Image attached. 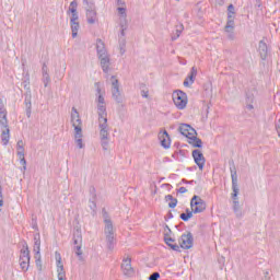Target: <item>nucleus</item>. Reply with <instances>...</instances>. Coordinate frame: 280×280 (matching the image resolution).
Masks as SVG:
<instances>
[{"label":"nucleus","instance_id":"f257e3e1","mask_svg":"<svg viewBox=\"0 0 280 280\" xmlns=\"http://www.w3.org/2000/svg\"><path fill=\"white\" fill-rule=\"evenodd\" d=\"M231 178H232V199H233V211L236 218H243L244 213L242 212V207L240 206V200L237 196L240 194V186L237 185V170L235 166L230 167Z\"/></svg>","mask_w":280,"mask_h":280},{"label":"nucleus","instance_id":"f03ea898","mask_svg":"<svg viewBox=\"0 0 280 280\" xmlns=\"http://www.w3.org/2000/svg\"><path fill=\"white\" fill-rule=\"evenodd\" d=\"M0 129H1V141L3 145L10 143V125L8 122V110L5 109V104H3V98H0Z\"/></svg>","mask_w":280,"mask_h":280},{"label":"nucleus","instance_id":"7ed1b4c3","mask_svg":"<svg viewBox=\"0 0 280 280\" xmlns=\"http://www.w3.org/2000/svg\"><path fill=\"white\" fill-rule=\"evenodd\" d=\"M105 238H106V246L108 250H115V230L113 228V221L110 219H105Z\"/></svg>","mask_w":280,"mask_h":280},{"label":"nucleus","instance_id":"20e7f679","mask_svg":"<svg viewBox=\"0 0 280 280\" xmlns=\"http://www.w3.org/2000/svg\"><path fill=\"white\" fill-rule=\"evenodd\" d=\"M98 97L96 100L97 102V115H98V122L100 121H108V114L106 113V101L104 100V96L102 95V90L97 88Z\"/></svg>","mask_w":280,"mask_h":280},{"label":"nucleus","instance_id":"39448f33","mask_svg":"<svg viewBox=\"0 0 280 280\" xmlns=\"http://www.w3.org/2000/svg\"><path fill=\"white\" fill-rule=\"evenodd\" d=\"M100 127V138H101V145L103 150H108V121L103 120L98 122Z\"/></svg>","mask_w":280,"mask_h":280},{"label":"nucleus","instance_id":"423d86ee","mask_svg":"<svg viewBox=\"0 0 280 280\" xmlns=\"http://www.w3.org/2000/svg\"><path fill=\"white\" fill-rule=\"evenodd\" d=\"M20 267L23 272L30 270V247L27 246V243L23 244V248L20 253Z\"/></svg>","mask_w":280,"mask_h":280},{"label":"nucleus","instance_id":"0eeeda50","mask_svg":"<svg viewBox=\"0 0 280 280\" xmlns=\"http://www.w3.org/2000/svg\"><path fill=\"white\" fill-rule=\"evenodd\" d=\"M173 102L178 110L185 109L187 107V94L180 90L175 91Z\"/></svg>","mask_w":280,"mask_h":280},{"label":"nucleus","instance_id":"6e6552de","mask_svg":"<svg viewBox=\"0 0 280 280\" xmlns=\"http://www.w3.org/2000/svg\"><path fill=\"white\" fill-rule=\"evenodd\" d=\"M190 209L194 213H202L207 209V202L200 196L195 195L190 200Z\"/></svg>","mask_w":280,"mask_h":280},{"label":"nucleus","instance_id":"1a4fd4ad","mask_svg":"<svg viewBox=\"0 0 280 280\" xmlns=\"http://www.w3.org/2000/svg\"><path fill=\"white\" fill-rule=\"evenodd\" d=\"M179 248H184V250H189V248H194V234L191 232H186L182 234L178 238Z\"/></svg>","mask_w":280,"mask_h":280},{"label":"nucleus","instance_id":"9d476101","mask_svg":"<svg viewBox=\"0 0 280 280\" xmlns=\"http://www.w3.org/2000/svg\"><path fill=\"white\" fill-rule=\"evenodd\" d=\"M85 15L86 21L90 25H95L97 23V9L95 7V3L86 4L85 7Z\"/></svg>","mask_w":280,"mask_h":280},{"label":"nucleus","instance_id":"9b49d317","mask_svg":"<svg viewBox=\"0 0 280 280\" xmlns=\"http://www.w3.org/2000/svg\"><path fill=\"white\" fill-rule=\"evenodd\" d=\"M110 82H112V95L115 102H117V104H121V102H124V96H121V93L119 92V80H117V78L115 77H112Z\"/></svg>","mask_w":280,"mask_h":280},{"label":"nucleus","instance_id":"f8f14e48","mask_svg":"<svg viewBox=\"0 0 280 280\" xmlns=\"http://www.w3.org/2000/svg\"><path fill=\"white\" fill-rule=\"evenodd\" d=\"M121 272L125 277H135V268H132V259L125 257L121 262Z\"/></svg>","mask_w":280,"mask_h":280},{"label":"nucleus","instance_id":"ddd939ff","mask_svg":"<svg viewBox=\"0 0 280 280\" xmlns=\"http://www.w3.org/2000/svg\"><path fill=\"white\" fill-rule=\"evenodd\" d=\"M233 14H235V7L230 4L228 7V22L225 25V32H228V34H231L233 30H235V21L233 20Z\"/></svg>","mask_w":280,"mask_h":280},{"label":"nucleus","instance_id":"4468645a","mask_svg":"<svg viewBox=\"0 0 280 280\" xmlns=\"http://www.w3.org/2000/svg\"><path fill=\"white\" fill-rule=\"evenodd\" d=\"M71 124L74 128V132H82V119H80V114L75 107H72Z\"/></svg>","mask_w":280,"mask_h":280},{"label":"nucleus","instance_id":"2eb2a0df","mask_svg":"<svg viewBox=\"0 0 280 280\" xmlns=\"http://www.w3.org/2000/svg\"><path fill=\"white\" fill-rule=\"evenodd\" d=\"M192 159L196 163V165H198L199 170L202 172V170H205V155L202 154L201 150H194L192 151Z\"/></svg>","mask_w":280,"mask_h":280},{"label":"nucleus","instance_id":"dca6fc26","mask_svg":"<svg viewBox=\"0 0 280 280\" xmlns=\"http://www.w3.org/2000/svg\"><path fill=\"white\" fill-rule=\"evenodd\" d=\"M180 135H183V137H187V139H191V137H194V135H198L196 132V129H194V127H191L188 124H182L178 128Z\"/></svg>","mask_w":280,"mask_h":280},{"label":"nucleus","instance_id":"f3484780","mask_svg":"<svg viewBox=\"0 0 280 280\" xmlns=\"http://www.w3.org/2000/svg\"><path fill=\"white\" fill-rule=\"evenodd\" d=\"M158 138L162 148H165V150L172 145V140L170 139V133H167V130L160 131Z\"/></svg>","mask_w":280,"mask_h":280},{"label":"nucleus","instance_id":"a211bd4d","mask_svg":"<svg viewBox=\"0 0 280 280\" xmlns=\"http://www.w3.org/2000/svg\"><path fill=\"white\" fill-rule=\"evenodd\" d=\"M196 75H198V69L196 67H192L190 73L184 81V86H191V84H194V82L196 81Z\"/></svg>","mask_w":280,"mask_h":280},{"label":"nucleus","instance_id":"6ab92c4d","mask_svg":"<svg viewBox=\"0 0 280 280\" xmlns=\"http://www.w3.org/2000/svg\"><path fill=\"white\" fill-rule=\"evenodd\" d=\"M96 51L98 58L108 55V51L106 50V44H104V42L101 38L96 39Z\"/></svg>","mask_w":280,"mask_h":280},{"label":"nucleus","instance_id":"aec40b11","mask_svg":"<svg viewBox=\"0 0 280 280\" xmlns=\"http://www.w3.org/2000/svg\"><path fill=\"white\" fill-rule=\"evenodd\" d=\"M164 242L166 245L170 246V248H172V250H176L177 253H180V246L178 244H172L174 242H176L174 238H172V236H170V233H164Z\"/></svg>","mask_w":280,"mask_h":280},{"label":"nucleus","instance_id":"412c9836","mask_svg":"<svg viewBox=\"0 0 280 280\" xmlns=\"http://www.w3.org/2000/svg\"><path fill=\"white\" fill-rule=\"evenodd\" d=\"M101 60V67L104 71V73H108V70L110 69V57L108 55H104L103 57H98Z\"/></svg>","mask_w":280,"mask_h":280},{"label":"nucleus","instance_id":"4be33fe9","mask_svg":"<svg viewBox=\"0 0 280 280\" xmlns=\"http://www.w3.org/2000/svg\"><path fill=\"white\" fill-rule=\"evenodd\" d=\"M258 51L261 60H266L268 58V45L264 40L259 42Z\"/></svg>","mask_w":280,"mask_h":280},{"label":"nucleus","instance_id":"5701e85b","mask_svg":"<svg viewBox=\"0 0 280 280\" xmlns=\"http://www.w3.org/2000/svg\"><path fill=\"white\" fill-rule=\"evenodd\" d=\"M55 259L57 261V272H65V265H62V256H60V253H55Z\"/></svg>","mask_w":280,"mask_h":280},{"label":"nucleus","instance_id":"b1692460","mask_svg":"<svg viewBox=\"0 0 280 280\" xmlns=\"http://www.w3.org/2000/svg\"><path fill=\"white\" fill-rule=\"evenodd\" d=\"M188 143L192 145V148H202V140L198 138L196 135L189 138Z\"/></svg>","mask_w":280,"mask_h":280},{"label":"nucleus","instance_id":"393cba45","mask_svg":"<svg viewBox=\"0 0 280 280\" xmlns=\"http://www.w3.org/2000/svg\"><path fill=\"white\" fill-rule=\"evenodd\" d=\"M25 106H26V117L30 119L32 117V95L25 97Z\"/></svg>","mask_w":280,"mask_h":280},{"label":"nucleus","instance_id":"a878e982","mask_svg":"<svg viewBox=\"0 0 280 280\" xmlns=\"http://www.w3.org/2000/svg\"><path fill=\"white\" fill-rule=\"evenodd\" d=\"M165 200L168 202L170 209H175V207L178 205V199L174 198L172 195H166Z\"/></svg>","mask_w":280,"mask_h":280},{"label":"nucleus","instance_id":"bb28decb","mask_svg":"<svg viewBox=\"0 0 280 280\" xmlns=\"http://www.w3.org/2000/svg\"><path fill=\"white\" fill-rule=\"evenodd\" d=\"M73 244L74 246H82V232L77 230L73 234Z\"/></svg>","mask_w":280,"mask_h":280},{"label":"nucleus","instance_id":"cd10ccee","mask_svg":"<svg viewBox=\"0 0 280 280\" xmlns=\"http://www.w3.org/2000/svg\"><path fill=\"white\" fill-rule=\"evenodd\" d=\"M82 137H83L82 131L74 132V141L80 150L84 148V143H82Z\"/></svg>","mask_w":280,"mask_h":280},{"label":"nucleus","instance_id":"c85d7f7f","mask_svg":"<svg viewBox=\"0 0 280 280\" xmlns=\"http://www.w3.org/2000/svg\"><path fill=\"white\" fill-rule=\"evenodd\" d=\"M70 25H71L72 38H77L78 32L80 30V22H70Z\"/></svg>","mask_w":280,"mask_h":280},{"label":"nucleus","instance_id":"c756f323","mask_svg":"<svg viewBox=\"0 0 280 280\" xmlns=\"http://www.w3.org/2000/svg\"><path fill=\"white\" fill-rule=\"evenodd\" d=\"M120 28H121L120 35L125 36V32L128 28V22L126 21V18L125 19L120 18Z\"/></svg>","mask_w":280,"mask_h":280},{"label":"nucleus","instance_id":"7c9ffc66","mask_svg":"<svg viewBox=\"0 0 280 280\" xmlns=\"http://www.w3.org/2000/svg\"><path fill=\"white\" fill-rule=\"evenodd\" d=\"M22 85L25 89V91H28V93H32V91L30 90V73L25 74Z\"/></svg>","mask_w":280,"mask_h":280},{"label":"nucleus","instance_id":"2f4dec72","mask_svg":"<svg viewBox=\"0 0 280 280\" xmlns=\"http://www.w3.org/2000/svg\"><path fill=\"white\" fill-rule=\"evenodd\" d=\"M42 82L45 89H47L49 84H51V77H49V74H43Z\"/></svg>","mask_w":280,"mask_h":280},{"label":"nucleus","instance_id":"473e14b6","mask_svg":"<svg viewBox=\"0 0 280 280\" xmlns=\"http://www.w3.org/2000/svg\"><path fill=\"white\" fill-rule=\"evenodd\" d=\"M74 253L79 257V261H84V256H82V246L78 245L74 247Z\"/></svg>","mask_w":280,"mask_h":280},{"label":"nucleus","instance_id":"72a5a7b5","mask_svg":"<svg viewBox=\"0 0 280 280\" xmlns=\"http://www.w3.org/2000/svg\"><path fill=\"white\" fill-rule=\"evenodd\" d=\"M35 257H40V242H35L34 243V248Z\"/></svg>","mask_w":280,"mask_h":280},{"label":"nucleus","instance_id":"f704fd0d","mask_svg":"<svg viewBox=\"0 0 280 280\" xmlns=\"http://www.w3.org/2000/svg\"><path fill=\"white\" fill-rule=\"evenodd\" d=\"M183 30H184L183 24H180L179 26H177V28H176V34H175V36L172 37V40H176V38H178V37L180 36V34H183Z\"/></svg>","mask_w":280,"mask_h":280},{"label":"nucleus","instance_id":"c9c22d12","mask_svg":"<svg viewBox=\"0 0 280 280\" xmlns=\"http://www.w3.org/2000/svg\"><path fill=\"white\" fill-rule=\"evenodd\" d=\"M117 12H118V14H119V16H120V19H126V8H124V7H118L117 8Z\"/></svg>","mask_w":280,"mask_h":280},{"label":"nucleus","instance_id":"e433bc0d","mask_svg":"<svg viewBox=\"0 0 280 280\" xmlns=\"http://www.w3.org/2000/svg\"><path fill=\"white\" fill-rule=\"evenodd\" d=\"M180 220H183L184 222H189V220H191V213H182L179 215Z\"/></svg>","mask_w":280,"mask_h":280},{"label":"nucleus","instance_id":"4c0bfd02","mask_svg":"<svg viewBox=\"0 0 280 280\" xmlns=\"http://www.w3.org/2000/svg\"><path fill=\"white\" fill-rule=\"evenodd\" d=\"M35 264H36V268L39 271L43 270V261L40 260V256L39 257H35Z\"/></svg>","mask_w":280,"mask_h":280},{"label":"nucleus","instance_id":"58836bf2","mask_svg":"<svg viewBox=\"0 0 280 280\" xmlns=\"http://www.w3.org/2000/svg\"><path fill=\"white\" fill-rule=\"evenodd\" d=\"M247 104H246V108L247 110H253L255 108V106H253V97H247Z\"/></svg>","mask_w":280,"mask_h":280},{"label":"nucleus","instance_id":"ea45409f","mask_svg":"<svg viewBox=\"0 0 280 280\" xmlns=\"http://www.w3.org/2000/svg\"><path fill=\"white\" fill-rule=\"evenodd\" d=\"M80 20V16L77 13H71L70 23H75Z\"/></svg>","mask_w":280,"mask_h":280},{"label":"nucleus","instance_id":"a19ab883","mask_svg":"<svg viewBox=\"0 0 280 280\" xmlns=\"http://www.w3.org/2000/svg\"><path fill=\"white\" fill-rule=\"evenodd\" d=\"M20 163L23 165L22 171L25 172L27 170V160H25V158H21Z\"/></svg>","mask_w":280,"mask_h":280},{"label":"nucleus","instance_id":"79ce46f5","mask_svg":"<svg viewBox=\"0 0 280 280\" xmlns=\"http://www.w3.org/2000/svg\"><path fill=\"white\" fill-rule=\"evenodd\" d=\"M90 209L93 210L95 212V209H97V205L95 203V199L91 198L90 199Z\"/></svg>","mask_w":280,"mask_h":280},{"label":"nucleus","instance_id":"37998d69","mask_svg":"<svg viewBox=\"0 0 280 280\" xmlns=\"http://www.w3.org/2000/svg\"><path fill=\"white\" fill-rule=\"evenodd\" d=\"M161 278V273L159 272H153L150 277L149 280H159Z\"/></svg>","mask_w":280,"mask_h":280},{"label":"nucleus","instance_id":"c03bdc74","mask_svg":"<svg viewBox=\"0 0 280 280\" xmlns=\"http://www.w3.org/2000/svg\"><path fill=\"white\" fill-rule=\"evenodd\" d=\"M46 74H49V68H47V63H44L42 68V75Z\"/></svg>","mask_w":280,"mask_h":280},{"label":"nucleus","instance_id":"a18cd8bd","mask_svg":"<svg viewBox=\"0 0 280 280\" xmlns=\"http://www.w3.org/2000/svg\"><path fill=\"white\" fill-rule=\"evenodd\" d=\"M19 159H25V149L18 150Z\"/></svg>","mask_w":280,"mask_h":280},{"label":"nucleus","instance_id":"49530a36","mask_svg":"<svg viewBox=\"0 0 280 280\" xmlns=\"http://www.w3.org/2000/svg\"><path fill=\"white\" fill-rule=\"evenodd\" d=\"M90 194H91V198L93 199V200H95V198H97V195L95 194V187H90Z\"/></svg>","mask_w":280,"mask_h":280},{"label":"nucleus","instance_id":"de8ad7c7","mask_svg":"<svg viewBox=\"0 0 280 280\" xmlns=\"http://www.w3.org/2000/svg\"><path fill=\"white\" fill-rule=\"evenodd\" d=\"M58 280H67V273L66 272H59L58 273Z\"/></svg>","mask_w":280,"mask_h":280},{"label":"nucleus","instance_id":"09e8293b","mask_svg":"<svg viewBox=\"0 0 280 280\" xmlns=\"http://www.w3.org/2000/svg\"><path fill=\"white\" fill-rule=\"evenodd\" d=\"M0 207H3V190L1 188V184H0Z\"/></svg>","mask_w":280,"mask_h":280},{"label":"nucleus","instance_id":"8fccbe9b","mask_svg":"<svg viewBox=\"0 0 280 280\" xmlns=\"http://www.w3.org/2000/svg\"><path fill=\"white\" fill-rule=\"evenodd\" d=\"M16 148L18 150H25V148H23V140L18 141Z\"/></svg>","mask_w":280,"mask_h":280},{"label":"nucleus","instance_id":"3c124183","mask_svg":"<svg viewBox=\"0 0 280 280\" xmlns=\"http://www.w3.org/2000/svg\"><path fill=\"white\" fill-rule=\"evenodd\" d=\"M142 97H145L147 100H152V97L150 96V94H148V91L142 90Z\"/></svg>","mask_w":280,"mask_h":280},{"label":"nucleus","instance_id":"603ef678","mask_svg":"<svg viewBox=\"0 0 280 280\" xmlns=\"http://www.w3.org/2000/svg\"><path fill=\"white\" fill-rule=\"evenodd\" d=\"M68 12H71V14H75V13H78V8L69 7V11Z\"/></svg>","mask_w":280,"mask_h":280},{"label":"nucleus","instance_id":"864d4df0","mask_svg":"<svg viewBox=\"0 0 280 280\" xmlns=\"http://www.w3.org/2000/svg\"><path fill=\"white\" fill-rule=\"evenodd\" d=\"M182 183H184L185 185H194V183H196V182L195 180L182 179Z\"/></svg>","mask_w":280,"mask_h":280},{"label":"nucleus","instance_id":"5fc2aeb1","mask_svg":"<svg viewBox=\"0 0 280 280\" xmlns=\"http://www.w3.org/2000/svg\"><path fill=\"white\" fill-rule=\"evenodd\" d=\"M276 130H277L278 137H280V120H278V122L276 124Z\"/></svg>","mask_w":280,"mask_h":280},{"label":"nucleus","instance_id":"6e6d98bb","mask_svg":"<svg viewBox=\"0 0 280 280\" xmlns=\"http://www.w3.org/2000/svg\"><path fill=\"white\" fill-rule=\"evenodd\" d=\"M83 1V5H89L90 3H95L94 0H82Z\"/></svg>","mask_w":280,"mask_h":280},{"label":"nucleus","instance_id":"4d7b16f0","mask_svg":"<svg viewBox=\"0 0 280 280\" xmlns=\"http://www.w3.org/2000/svg\"><path fill=\"white\" fill-rule=\"evenodd\" d=\"M164 233H168V235L172 233V229H170V225H165Z\"/></svg>","mask_w":280,"mask_h":280},{"label":"nucleus","instance_id":"13d9d810","mask_svg":"<svg viewBox=\"0 0 280 280\" xmlns=\"http://www.w3.org/2000/svg\"><path fill=\"white\" fill-rule=\"evenodd\" d=\"M70 8H78V1H77V0H73V1L70 3Z\"/></svg>","mask_w":280,"mask_h":280},{"label":"nucleus","instance_id":"bf43d9fd","mask_svg":"<svg viewBox=\"0 0 280 280\" xmlns=\"http://www.w3.org/2000/svg\"><path fill=\"white\" fill-rule=\"evenodd\" d=\"M178 192H179V194H187V188L180 187V188L178 189Z\"/></svg>","mask_w":280,"mask_h":280},{"label":"nucleus","instance_id":"052dcab7","mask_svg":"<svg viewBox=\"0 0 280 280\" xmlns=\"http://www.w3.org/2000/svg\"><path fill=\"white\" fill-rule=\"evenodd\" d=\"M40 242V234L34 236V243Z\"/></svg>","mask_w":280,"mask_h":280},{"label":"nucleus","instance_id":"680f3d73","mask_svg":"<svg viewBox=\"0 0 280 280\" xmlns=\"http://www.w3.org/2000/svg\"><path fill=\"white\" fill-rule=\"evenodd\" d=\"M191 214V218H194V210H189V208L186 209V214L189 215Z\"/></svg>","mask_w":280,"mask_h":280},{"label":"nucleus","instance_id":"e2e57ef3","mask_svg":"<svg viewBox=\"0 0 280 280\" xmlns=\"http://www.w3.org/2000/svg\"><path fill=\"white\" fill-rule=\"evenodd\" d=\"M125 3L124 0H117V5H125Z\"/></svg>","mask_w":280,"mask_h":280},{"label":"nucleus","instance_id":"0e129e2a","mask_svg":"<svg viewBox=\"0 0 280 280\" xmlns=\"http://www.w3.org/2000/svg\"><path fill=\"white\" fill-rule=\"evenodd\" d=\"M168 217H170V218H174V215L172 214V212L168 213Z\"/></svg>","mask_w":280,"mask_h":280},{"label":"nucleus","instance_id":"69168bd1","mask_svg":"<svg viewBox=\"0 0 280 280\" xmlns=\"http://www.w3.org/2000/svg\"><path fill=\"white\" fill-rule=\"evenodd\" d=\"M124 51H126V50H124V48H120V54H124Z\"/></svg>","mask_w":280,"mask_h":280}]
</instances>
